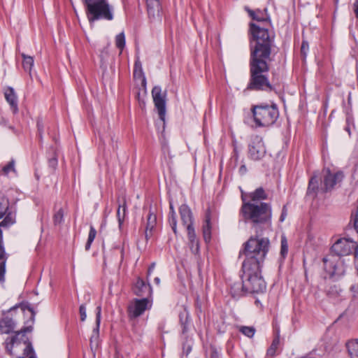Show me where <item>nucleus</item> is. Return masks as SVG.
<instances>
[{
	"instance_id": "obj_1",
	"label": "nucleus",
	"mask_w": 358,
	"mask_h": 358,
	"mask_svg": "<svg viewBox=\"0 0 358 358\" xmlns=\"http://www.w3.org/2000/svg\"><path fill=\"white\" fill-rule=\"evenodd\" d=\"M245 10L257 22L249 24L250 79L246 90L274 91L275 87L268 79L275 38V34L269 31V29L273 27L271 17L267 13V8L252 10L245 6Z\"/></svg>"
},
{
	"instance_id": "obj_2",
	"label": "nucleus",
	"mask_w": 358,
	"mask_h": 358,
	"mask_svg": "<svg viewBox=\"0 0 358 358\" xmlns=\"http://www.w3.org/2000/svg\"><path fill=\"white\" fill-rule=\"evenodd\" d=\"M242 206L240 215L245 222L251 224L255 229V235L251 236L242 246H268V238L263 237L259 232L264 227H270L272 220V206L270 203H254L247 201L245 193H241Z\"/></svg>"
},
{
	"instance_id": "obj_3",
	"label": "nucleus",
	"mask_w": 358,
	"mask_h": 358,
	"mask_svg": "<svg viewBox=\"0 0 358 358\" xmlns=\"http://www.w3.org/2000/svg\"><path fill=\"white\" fill-rule=\"evenodd\" d=\"M267 253V248H243L240 256L245 255L242 264V289L246 293H262L266 285L262 276L261 268Z\"/></svg>"
},
{
	"instance_id": "obj_4",
	"label": "nucleus",
	"mask_w": 358,
	"mask_h": 358,
	"mask_svg": "<svg viewBox=\"0 0 358 358\" xmlns=\"http://www.w3.org/2000/svg\"><path fill=\"white\" fill-rule=\"evenodd\" d=\"M355 249V257L358 260V248H330L329 252L322 259L325 271L331 278L338 279L345 273V267L341 260L342 257L352 253Z\"/></svg>"
},
{
	"instance_id": "obj_5",
	"label": "nucleus",
	"mask_w": 358,
	"mask_h": 358,
	"mask_svg": "<svg viewBox=\"0 0 358 358\" xmlns=\"http://www.w3.org/2000/svg\"><path fill=\"white\" fill-rule=\"evenodd\" d=\"M250 111L255 128L272 127L275 124L280 115L278 107L273 101L252 105Z\"/></svg>"
},
{
	"instance_id": "obj_6",
	"label": "nucleus",
	"mask_w": 358,
	"mask_h": 358,
	"mask_svg": "<svg viewBox=\"0 0 358 358\" xmlns=\"http://www.w3.org/2000/svg\"><path fill=\"white\" fill-rule=\"evenodd\" d=\"M6 352L13 358H25L35 355L32 344L26 335L14 334L4 342Z\"/></svg>"
},
{
	"instance_id": "obj_7",
	"label": "nucleus",
	"mask_w": 358,
	"mask_h": 358,
	"mask_svg": "<svg viewBox=\"0 0 358 358\" xmlns=\"http://www.w3.org/2000/svg\"><path fill=\"white\" fill-rule=\"evenodd\" d=\"M86 15L90 24L104 20L111 21L114 18L113 7L108 0L99 1L85 6Z\"/></svg>"
},
{
	"instance_id": "obj_8",
	"label": "nucleus",
	"mask_w": 358,
	"mask_h": 358,
	"mask_svg": "<svg viewBox=\"0 0 358 358\" xmlns=\"http://www.w3.org/2000/svg\"><path fill=\"white\" fill-rule=\"evenodd\" d=\"M219 215L215 209L208 206L205 211L203 222L202 224V234L204 241L206 244L210 243L212 239L213 230L218 223Z\"/></svg>"
},
{
	"instance_id": "obj_9",
	"label": "nucleus",
	"mask_w": 358,
	"mask_h": 358,
	"mask_svg": "<svg viewBox=\"0 0 358 358\" xmlns=\"http://www.w3.org/2000/svg\"><path fill=\"white\" fill-rule=\"evenodd\" d=\"M4 217L1 222L4 228H8L15 222V209L10 206V202L1 192H0V219Z\"/></svg>"
},
{
	"instance_id": "obj_10",
	"label": "nucleus",
	"mask_w": 358,
	"mask_h": 358,
	"mask_svg": "<svg viewBox=\"0 0 358 358\" xmlns=\"http://www.w3.org/2000/svg\"><path fill=\"white\" fill-rule=\"evenodd\" d=\"M152 96L155 106L158 111L159 119L164 122L166 115V91L162 93L161 87L155 86L152 90Z\"/></svg>"
},
{
	"instance_id": "obj_11",
	"label": "nucleus",
	"mask_w": 358,
	"mask_h": 358,
	"mask_svg": "<svg viewBox=\"0 0 358 358\" xmlns=\"http://www.w3.org/2000/svg\"><path fill=\"white\" fill-rule=\"evenodd\" d=\"M344 178V174L339 171L336 173H331L329 169L325 170V174L323 177L322 186L321 190L323 192H331L336 184L340 183Z\"/></svg>"
},
{
	"instance_id": "obj_12",
	"label": "nucleus",
	"mask_w": 358,
	"mask_h": 358,
	"mask_svg": "<svg viewBox=\"0 0 358 358\" xmlns=\"http://www.w3.org/2000/svg\"><path fill=\"white\" fill-rule=\"evenodd\" d=\"M149 301L147 298L135 299L133 303L128 306V315L131 319L141 316L148 308Z\"/></svg>"
},
{
	"instance_id": "obj_13",
	"label": "nucleus",
	"mask_w": 358,
	"mask_h": 358,
	"mask_svg": "<svg viewBox=\"0 0 358 358\" xmlns=\"http://www.w3.org/2000/svg\"><path fill=\"white\" fill-rule=\"evenodd\" d=\"M148 17L151 21L161 20V6L159 0H145Z\"/></svg>"
},
{
	"instance_id": "obj_14",
	"label": "nucleus",
	"mask_w": 358,
	"mask_h": 358,
	"mask_svg": "<svg viewBox=\"0 0 358 358\" xmlns=\"http://www.w3.org/2000/svg\"><path fill=\"white\" fill-rule=\"evenodd\" d=\"M266 154V149L262 139L254 141L249 145V155L252 159L259 160Z\"/></svg>"
},
{
	"instance_id": "obj_15",
	"label": "nucleus",
	"mask_w": 358,
	"mask_h": 358,
	"mask_svg": "<svg viewBox=\"0 0 358 358\" xmlns=\"http://www.w3.org/2000/svg\"><path fill=\"white\" fill-rule=\"evenodd\" d=\"M132 290L136 296H149L152 292L150 284H146L142 279L138 278L133 286Z\"/></svg>"
},
{
	"instance_id": "obj_16",
	"label": "nucleus",
	"mask_w": 358,
	"mask_h": 358,
	"mask_svg": "<svg viewBox=\"0 0 358 358\" xmlns=\"http://www.w3.org/2000/svg\"><path fill=\"white\" fill-rule=\"evenodd\" d=\"M247 201L254 203L262 202V201L266 200L268 198V194L266 193L264 189L262 187L257 188L255 191L245 194Z\"/></svg>"
},
{
	"instance_id": "obj_17",
	"label": "nucleus",
	"mask_w": 358,
	"mask_h": 358,
	"mask_svg": "<svg viewBox=\"0 0 358 358\" xmlns=\"http://www.w3.org/2000/svg\"><path fill=\"white\" fill-rule=\"evenodd\" d=\"M180 219L185 226L193 224V215L190 208L187 204H182L179 208Z\"/></svg>"
},
{
	"instance_id": "obj_18",
	"label": "nucleus",
	"mask_w": 358,
	"mask_h": 358,
	"mask_svg": "<svg viewBox=\"0 0 358 358\" xmlns=\"http://www.w3.org/2000/svg\"><path fill=\"white\" fill-rule=\"evenodd\" d=\"M15 327V322L8 316H4L0 320V333L9 334L13 331Z\"/></svg>"
},
{
	"instance_id": "obj_19",
	"label": "nucleus",
	"mask_w": 358,
	"mask_h": 358,
	"mask_svg": "<svg viewBox=\"0 0 358 358\" xmlns=\"http://www.w3.org/2000/svg\"><path fill=\"white\" fill-rule=\"evenodd\" d=\"M5 98L10 106L13 113L18 111L17 99L13 87H8L5 91Z\"/></svg>"
},
{
	"instance_id": "obj_20",
	"label": "nucleus",
	"mask_w": 358,
	"mask_h": 358,
	"mask_svg": "<svg viewBox=\"0 0 358 358\" xmlns=\"http://www.w3.org/2000/svg\"><path fill=\"white\" fill-rule=\"evenodd\" d=\"M48 166L53 170H55L57 166L58 160H57V150L53 146L50 147V148L48 150Z\"/></svg>"
},
{
	"instance_id": "obj_21",
	"label": "nucleus",
	"mask_w": 358,
	"mask_h": 358,
	"mask_svg": "<svg viewBox=\"0 0 358 358\" xmlns=\"http://www.w3.org/2000/svg\"><path fill=\"white\" fill-rule=\"evenodd\" d=\"M319 191V178L317 176H313L310 178L307 189V194H313L314 196L317 195Z\"/></svg>"
},
{
	"instance_id": "obj_22",
	"label": "nucleus",
	"mask_w": 358,
	"mask_h": 358,
	"mask_svg": "<svg viewBox=\"0 0 358 358\" xmlns=\"http://www.w3.org/2000/svg\"><path fill=\"white\" fill-rule=\"evenodd\" d=\"M119 205L117 210V217L119 222V225L121 226L124 222L126 213H127V202L124 199H122V202L121 203L118 201Z\"/></svg>"
},
{
	"instance_id": "obj_23",
	"label": "nucleus",
	"mask_w": 358,
	"mask_h": 358,
	"mask_svg": "<svg viewBox=\"0 0 358 358\" xmlns=\"http://www.w3.org/2000/svg\"><path fill=\"white\" fill-rule=\"evenodd\" d=\"M96 328L93 331V335L90 338V344L92 345L94 341H97L98 337H99V326L101 322V306H98L96 308Z\"/></svg>"
},
{
	"instance_id": "obj_24",
	"label": "nucleus",
	"mask_w": 358,
	"mask_h": 358,
	"mask_svg": "<svg viewBox=\"0 0 358 358\" xmlns=\"http://www.w3.org/2000/svg\"><path fill=\"white\" fill-rule=\"evenodd\" d=\"M347 348L351 358H358V339L349 341Z\"/></svg>"
},
{
	"instance_id": "obj_25",
	"label": "nucleus",
	"mask_w": 358,
	"mask_h": 358,
	"mask_svg": "<svg viewBox=\"0 0 358 358\" xmlns=\"http://www.w3.org/2000/svg\"><path fill=\"white\" fill-rule=\"evenodd\" d=\"M134 77L135 78H142V84L145 85L146 80L144 76L141 63L138 60L136 61L135 64H134Z\"/></svg>"
},
{
	"instance_id": "obj_26",
	"label": "nucleus",
	"mask_w": 358,
	"mask_h": 358,
	"mask_svg": "<svg viewBox=\"0 0 358 358\" xmlns=\"http://www.w3.org/2000/svg\"><path fill=\"white\" fill-rule=\"evenodd\" d=\"M350 243L353 244L352 246H358L357 242L354 241V240L348 235H346L344 237L336 238L332 246H336L338 245H343V246H346Z\"/></svg>"
},
{
	"instance_id": "obj_27",
	"label": "nucleus",
	"mask_w": 358,
	"mask_h": 358,
	"mask_svg": "<svg viewBox=\"0 0 358 358\" xmlns=\"http://www.w3.org/2000/svg\"><path fill=\"white\" fill-rule=\"evenodd\" d=\"M341 292L342 289L341 287L336 284L329 285L326 289L327 294L330 298H336L339 296Z\"/></svg>"
},
{
	"instance_id": "obj_28",
	"label": "nucleus",
	"mask_w": 358,
	"mask_h": 358,
	"mask_svg": "<svg viewBox=\"0 0 358 358\" xmlns=\"http://www.w3.org/2000/svg\"><path fill=\"white\" fill-rule=\"evenodd\" d=\"M22 57L23 58L22 61V66L25 71L29 73L31 72L32 66L34 65V59L31 56H27L25 54L22 53Z\"/></svg>"
},
{
	"instance_id": "obj_29",
	"label": "nucleus",
	"mask_w": 358,
	"mask_h": 358,
	"mask_svg": "<svg viewBox=\"0 0 358 358\" xmlns=\"http://www.w3.org/2000/svg\"><path fill=\"white\" fill-rule=\"evenodd\" d=\"M157 224V216L153 212H149L147 217V224L145 229L148 230H155Z\"/></svg>"
},
{
	"instance_id": "obj_30",
	"label": "nucleus",
	"mask_w": 358,
	"mask_h": 358,
	"mask_svg": "<svg viewBox=\"0 0 358 358\" xmlns=\"http://www.w3.org/2000/svg\"><path fill=\"white\" fill-rule=\"evenodd\" d=\"M280 344V338L279 336H276L271 345V346L267 350V355L273 357L275 355L276 350Z\"/></svg>"
},
{
	"instance_id": "obj_31",
	"label": "nucleus",
	"mask_w": 358,
	"mask_h": 358,
	"mask_svg": "<svg viewBox=\"0 0 358 358\" xmlns=\"http://www.w3.org/2000/svg\"><path fill=\"white\" fill-rule=\"evenodd\" d=\"M238 329L240 332L249 338H252L255 333V329L253 327L239 326Z\"/></svg>"
},
{
	"instance_id": "obj_32",
	"label": "nucleus",
	"mask_w": 358,
	"mask_h": 358,
	"mask_svg": "<svg viewBox=\"0 0 358 358\" xmlns=\"http://www.w3.org/2000/svg\"><path fill=\"white\" fill-rule=\"evenodd\" d=\"M115 45L117 48L122 50L125 46V36L124 32H121L115 37Z\"/></svg>"
},
{
	"instance_id": "obj_33",
	"label": "nucleus",
	"mask_w": 358,
	"mask_h": 358,
	"mask_svg": "<svg viewBox=\"0 0 358 358\" xmlns=\"http://www.w3.org/2000/svg\"><path fill=\"white\" fill-rule=\"evenodd\" d=\"M64 220V210L60 208L53 215V222L55 225L60 224Z\"/></svg>"
},
{
	"instance_id": "obj_34",
	"label": "nucleus",
	"mask_w": 358,
	"mask_h": 358,
	"mask_svg": "<svg viewBox=\"0 0 358 358\" xmlns=\"http://www.w3.org/2000/svg\"><path fill=\"white\" fill-rule=\"evenodd\" d=\"M15 160L12 159L6 165L2 168L1 171L5 175H8L10 172H15Z\"/></svg>"
},
{
	"instance_id": "obj_35",
	"label": "nucleus",
	"mask_w": 358,
	"mask_h": 358,
	"mask_svg": "<svg viewBox=\"0 0 358 358\" xmlns=\"http://www.w3.org/2000/svg\"><path fill=\"white\" fill-rule=\"evenodd\" d=\"M187 231L188 238L191 241L192 244H194V241L196 240V233L193 226V224L185 226Z\"/></svg>"
},
{
	"instance_id": "obj_36",
	"label": "nucleus",
	"mask_w": 358,
	"mask_h": 358,
	"mask_svg": "<svg viewBox=\"0 0 358 358\" xmlns=\"http://www.w3.org/2000/svg\"><path fill=\"white\" fill-rule=\"evenodd\" d=\"M96 234H97L96 230L92 225H91L90 228L88 238L86 242L85 246H91L92 243H93V241L96 236Z\"/></svg>"
},
{
	"instance_id": "obj_37",
	"label": "nucleus",
	"mask_w": 358,
	"mask_h": 358,
	"mask_svg": "<svg viewBox=\"0 0 358 358\" xmlns=\"http://www.w3.org/2000/svg\"><path fill=\"white\" fill-rule=\"evenodd\" d=\"M169 223L174 232L177 234V216L176 215H169Z\"/></svg>"
},
{
	"instance_id": "obj_38",
	"label": "nucleus",
	"mask_w": 358,
	"mask_h": 358,
	"mask_svg": "<svg viewBox=\"0 0 358 358\" xmlns=\"http://www.w3.org/2000/svg\"><path fill=\"white\" fill-rule=\"evenodd\" d=\"M37 128H38V138L39 141L41 143L43 141V134L44 131V126L43 121L40 119L37 120Z\"/></svg>"
},
{
	"instance_id": "obj_39",
	"label": "nucleus",
	"mask_w": 358,
	"mask_h": 358,
	"mask_svg": "<svg viewBox=\"0 0 358 358\" xmlns=\"http://www.w3.org/2000/svg\"><path fill=\"white\" fill-rule=\"evenodd\" d=\"M308 49H309L308 43L306 41H303L302 43H301V54L303 56V59H305L306 57Z\"/></svg>"
},
{
	"instance_id": "obj_40",
	"label": "nucleus",
	"mask_w": 358,
	"mask_h": 358,
	"mask_svg": "<svg viewBox=\"0 0 358 358\" xmlns=\"http://www.w3.org/2000/svg\"><path fill=\"white\" fill-rule=\"evenodd\" d=\"M79 313H80V320L82 322H84L87 317V314H86V308H85V306L84 304H82L80 306V308H79Z\"/></svg>"
},
{
	"instance_id": "obj_41",
	"label": "nucleus",
	"mask_w": 358,
	"mask_h": 358,
	"mask_svg": "<svg viewBox=\"0 0 358 358\" xmlns=\"http://www.w3.org/2000/svg\"><path fill=\"white\" fill-rule=\"evenodd\" d=\"M6 266L4 262H0V282L5 281Z\"/></svg>"
},
{
	"instance_id": "obj_42",
	"label": "nucleus",
	"mask_w": 358,
	"mask_h": 358,
	"mask_svg": "<svg viewBox=\"0 0 358 358\" xmlns=\"http://www.w3.org/2000/svg\"><path fill=\"white\" fill-rule=\"evenodd\" d=\"M7 259L8 255L4 250V248H0V261L1 262H4V266H6Z\"/></svg>"
},
{
	"instance_id": "obj_43",
	"label": "nucleus",
	"mask_w": 358,
	"mask_h": 358,
	"mask_svg": "<svg viewBox=\"0 0 358 358\" xmlns=\"http://www.w3.org/2000/svg\"><path fill=\"white\" fill-rule=\"evenodd\" d=\"M32 331V327H24L20 330L15 331L14 334H20V335H26V333L31 332Z\"/></svg>"
},
{
	"instance_id": "obj_44",
	"label": "nucleus",
	"mask_w": 358,
	"mask_h": 358,
	"mask_svg": "<svg viewBox=\"0 0 358 358\" xmlns=\"http://www.w3.org/2000/svg\"><path fill=\"white\" fill-rule=\"evenodd\" d=\"M287 215V208L286 205H284L282 207V209L281 215L279 218V221L280 222H282L285 220Z\"/></svg>"
},
{
	"instance_id": "obj_45",
	"label": "nucleus",
	"mask_w": 358,
	"mask_h": 358,
	"mask_svg": "<svg viewBox=\"0 0 358 358\" xmlns=\"http://www.w3.org/2000/svg\"><path fill=\"white\" fill-rule=\"evenodd\" d=\"M153 231L154 230H148L147 229H145L144 236L147 242L152 238Z\"/></svg>"
},
{
	"instance_id": "obj_46",
	"label": "nucleus",
	"mask_w": 358,
	"mask_h": 358,
	"mask_svg": "<svg viewBox=\"0 0 358 358\" xmlns=\"http://www.w3.org/2000/svg\"><path fill=\"white\" fill-rule=\"evenodd\" d=\"M0 124L2 126V127H8V129L12 130L13 132H15V129H14V127L10 126V125H8V122L6 120H4L3 118L1 119V121L0 122Z\"/></svg>"
},
{
	"instance_id": "obj_47",
	"label": "nucleus",
	"mask_w": 358,
	"mask_h": 358,
	"mask_svg": "<svg viewBox=\"0 0 358 358\" xmlns=\"http://www.w3.org/2000/svg\"><path fill=\"white\" fill-rule=\"evenodd\" d=\"M22 309L24 310L27 309L29 312H31V320L34 321V316H35V312H34L33 308H31L30 306L26 305V306H22Z\"/></svg>"
},
{
	"instance_id": "obj_48",
	"label": "nucleus",
	"mask_w": 358,
	"mask_h": 358,
	"mask_svg": "<svg viewBox=\"0 0 358 358\" xmlns=\"http://www.w3.org/2000/svg\"><path fill=\"white\" fill-rule=\"evenodd\" d=\"M180 317L181 325L182 327V334H185L187 331V327L186 324L187 318L185 319V321H183L180 315Z\"/></svg>"
},
{
	"instance_id": "obj_49",
	"label": "nucleus",
	"mask_w": 358,
	"mask_h": 358,
	"mask_svg": "<svg viewBox=\"0 0 358 358\" xmlns=\"http://www.w3.org/2000/svg\"><path fill=\"white\" fill-rule=\"evenodd\" d=\"M288 253V248H281L280 255L282 259H285Z\"/></svg>"
},
{
	"instance_id": "obj_50",
	"label": "nucleus",
	"mask_w": 358,
	"mask_h": 358,
	"mask_svg": "<svg viewBox=\"0 0 358 358\" xmlns=\"http://www.w3.org/2000/svg\"><path fill=\"white\" fill-rule=\"evenodd\" d=\"M350 291L355 294H358V283L352 285L350 287Z\"/></svg>"
},
{
	"instance_id": "obj_51",
	"label": "nucleus",
	"mask_w": 358,
	"mask_h": 358,
	"mask_svg": "<svg viewBox=\"0 0 358 358\" xmlns=\"http://www.w3.org/2000/svg\"><path fill=\"white\" fill-rule=\"evenodd\" d=\"M169 208H170V211H169V215H176V214L175 212V210H174L173 203L171 201H170V203H169Z\"/></svg>"
},
{
	"instance_id": "obj_52",
	"label": "nucleus",
	"mask_w": 358,
	"mask_h": 358,
	"mask_svg": "<svg viewBox=\"0 0 358 358\" xmlns=\"http://www.w3.org/2000/svg\"><path fill=\"white\" fill-rule=\"evenodd\" d=\"M280 246H287V241L286 237L282 235L281 236V245Z\"/></svg>"
},
{
	"instance_id": "obj_53",
	"label": "nucleus",
	"mask_w": 358,
	"mask_h": 358,
	"mask_svg": "<svg viewBox=\"0 0 358 358\" xmlns=\"http://www.w3.org/2000/svg\"><path fill=\"white\" fill-rule=\"evenodd\" d=\"M246 171H247V168H246L245 165L241 166V167L239 168V173L241 175H243L246 173Z\"/></svg>"
},
{
	"instance_id": "obj_54",
	"label": "nucleus",
	"mask_w": 358,
	"mask_h": 358,
	"mask_svg": "<svg viewBox=\"0 0 358 358\" xmlns=\"http://www.w3.org/2000/svg\"><path fill=\"white\" fill-rule=\"evenodd\" d=\"M155 266V263H152L151 265L149 266L148 270V275H150L152 271L154 270Z\"/></svg>"
},
{
	"instance_id": "obj_55",
	"label": "nucleus",
	"mask_w": 358,
	"mask_h": 358,
	"mask_svg": "<svg viewBox=\"0 0 358 358\" xmlns=\"http://www.w3.org/2000/svg\"><path fill=\"white\" fill-rule=\"evenodd\" d=\"M210 358H219L218 353L216 351H213L210 355Z\"/></svg>"
},
{
	"instance_id": "obj_56",
	"label": "nucleus",
	"mask_w": 358,
	"mask_h": 358,
	"mask_svg": "<svg viewBox=\"0 0 358 358\" xmlns=\"http://www.w3.org/2000/svg\"><path fill=\"white\" fill-rule=\"evenodd\" d=\"M199 251V248H194V250H192V252L195 255H198Z\"/></svg>"
},
{
	"instance_id": "obj_57",
	"label": "nucleus",
	"mask_w": 358,
	"mask_h": 358,
	"mask_svg": "<svg viewBox=\"0 0 358 358\" xmlns=\"http://www.w3.org/2000/svg\"><path fill=\"white\" fill-rule=\"evenodd\" d=\"M154 281L157 285H159L160 283V279L158 277L155 278Z\"/></svg>"
},
{
	"instance_id": "obj_58",
	"label": "nucleus",
	"mask_w": 358,
	"mask_h": 358,
	"mask_svg": "<svg viewBox=\"0 0 358 358\" xmlns=\"http://www.w3.org/2000/svg\"><path fill=\"white\" fill-rule=\"evenodd\" d=\"M29 358H36L35 355H30Z\"/></svg>"
},
{
	"instance_id": "obj_59",
	"label": "nucleus",
	"mask_w": 358,
	"mask_h": 358,
	"mask_svg": "<svg viewBox=\"0 0 358 358\" xmlns=\"http://www.w3.org/2000/svg\"><path fill=\"white\" fill-rule=\"evenodd\" d=\"M346 130L348 131V133H349V134H350V131L349 127H347V128H346Z\"/></svg>"
},
{
	"instance_id": "obj_60",
	"label": "nucleus",
	"mask_w": 358,
	"mask_h": 358,
	"mask_svg": "<svg viewBox=\"0 0 358 358\" xmlns=\"http://www.w3.org/2000/svg\"><path fill=\"white\" fill-rule=\"evenodd\" d=\"M16 307H17V306H14V307L11 308L10 309V310H13V309H15V308H16Z\"/></svg>"
},
{
	"instance_id": "obj_61",
	"label": "nucleus",
	"mask_w": 358,
	"mask_h": 358,
	"mask_svg": "<svg viewBox=\"0 0 358 358\" xmlns=\"http://www.w3.org/2000/svg\"><path fill=\"white\" fill-rule=\"evenodd\" d=\"M115 358H119L118 356H115Z\"/></svg>"
},
{
	"instance_id": "obj_62",
	"label": "nucleus",
	"mask_w": 358,
	"mask_h": 358,
	"mask_svg": "<svg viewBox=\"0 0 358 358\" xmlns=\"http://www.w3.org/2000/svg\"><path fill=\"white\" fill-rule=\"evenodd\" d=\"M357 1H358V0H357Z\"/></svg>"
}]
</instances>
